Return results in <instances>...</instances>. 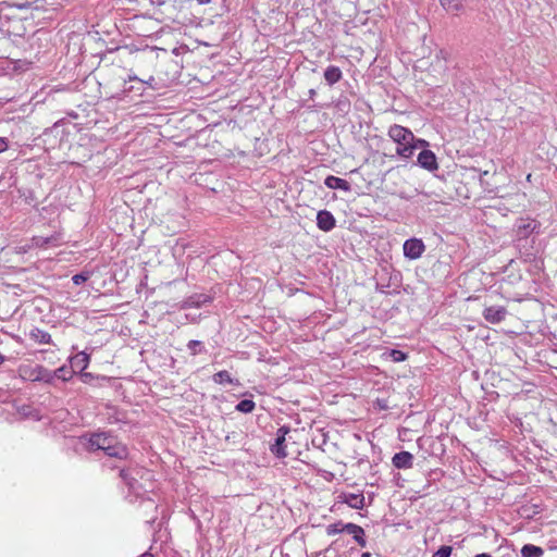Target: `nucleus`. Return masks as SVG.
<instances>
[{"mask_svg": "<svg viewBox=\"0 0 557 557\" xmlns=\"http://www.w3.org/2000/svg\"><path fill=\"white\" fill-rule=\"evenodd\" d=\"M119 476L122 481L124 498L131 503H139L146 506L147 510L156 512L158 505L149 496L154 488L153 472L145 467L132 465L120 468Z\"/></svg>", "mask_w": 557, "mask_h": 557, "instance_id": "f257e3e1", "label": "nucleus"}, {"mask_svg": "<svg viewBox=\"0 0 557 557\" xmlns=\"http://www.w3.org/2000/svg\"><path fill=\"white\" fill-rule=\"evenodd\" d=\"M387 135L397 145L396 154L406 160L410 159L416 150L429 147L425 139L417 138L409 128L398 124L391 125Z\"/></svg>", "mask_w": 557, "mask_h": 557, "instance_id": "f03ea898", "label": "nucleus"}, {"mask_svg": "<svg viewBox=\"0 0 557 557\" xmlns=\"http://www.w3.org/2000/svg\"><path fill=\"white\" fill-rule=\"evenodd\" d=\"M537 226V222L530 219H520L515 224V245L520 253L528 258L535 256V237L532 235Z\"/></svg>", "mask_w": 557, "mask_h": 557, "instance_id": "7ed1b4c3", "label": "nucleus"}, {"mask_svg": "<svg viewBox=\"0 0 557 557\" xmlns=\"http://www.w3.org/2000/svg\"><path fill=\"white\" fill-rule=\"evenodd\" d=\"M70 121L66 119H61L57 121L51 127L45 129L41 135V140L46 146V149H60L63 144L69 141V136L71 134L70 131Z\"/></svg>", "mask_w": 557, "mask_h": 557, "instance_id": "20e7f679", "label": "nucleus"}, {"mask_svg": "<svg viewBox=\"0 0 557 557\" xmlns=\"http://www.w3.org/2000/svg\"><path fill=\"white\" fill-rule=\"evenodd\" d=\"M18 374L23 380L41 382L49 385L51 384L50 370L41 364H36L34 367L21 366L18 368Z\"/></svg>", "mask_w": 557, "mask_h": 557, "instance_id": "39448f33", "label": "nucleus"}, {"mask_svg": "<svg viewBox=\"0 0 557 557\" xmlns=\"http://www.w3.org/2000/svg\"><path fill=\"white\" fill-rule=\"evenodd\" d=\"M289 431L290 428L287 425L280 426L276 431L274 443L270 445L271 453L277 458H285L287 456L285 442Z\"/></svg>", "mask_w": 557, "mask_h": 557, "instance_id": "423d86ee", "label": "nucleus"}, {"mask_svg": "<svg viewBox=\"0 0 557 557\" xmlns=\"http://www.w3.org/2000/svg\"><path fill=\"white\" fill-rule=\"evenodd\" d=\"M403 251L407 259L417 260L425 251V245L421 238L411 237L405 240Z\"/></svg>", "mask_w": 557, "mask_h": 557, "instance_id": "0eeeda50", "label": "nucleus"}, {"mask_svg": "<svg viewBox=\"0 0 557 557\" xmlns=\"http://www.w3.org/2000/svg\"><path fill=\"white\" fill-rule=\"evenodd\" d=\"M401 273L397 270H392L387 284L376 283V289L382 294H399L401 286Z\"/></svg>", "mask_w": 557, "mask_h": 557, "instance_id": "6e6552de", "label": "nucleus"}, {"mask_svg": "<svg viewBox=\"0 0 557 557\" xmlns=\"http://www.w3.org/2000/svg\"><path fill=\"white\" fill-rule=\"evenodd\" d=\"M422 150L419 152L417 158V164L429 171V172H435L438 170V163L436 154L428 149V147L421 148Z\"/></svg>", "mask_w": 557, "mask_h": 557, "instance_id": "1a4fd4ad", "label": "nucleus"}, {"mask_svg": "<svg viewBox=\"0 0 557 557\" xmlns=\"http://www.w3.org/2000/svg\"><path fill=\"white\" fill-rule=\"evenodd\" d=\"M337 503L346 504L352 509H362L366 505L364 495L360 493L342 492L337 496Z\"/></svg>", "mask_w": 557, "mask_h": 557, "instance_id": "9d476101", "label": "nucleus"}, {"mask_svg": "<svg viewBox=\"0 0 557 557\" xmlns=\"http://www.w3.org/2000/svg\"><path fill=\"white\" fill-rule=\"evenodd\" d=\"M116 438L108 433H94L88 438L90 450H104Z\"/></svg>", "mask_w": 557, "mask_h": 557, "instance_id": "9b49d317", "label": "nucleus"}, {"mask_svg": "<svg viewBox=\"0 0 557 557\" xmlns=\"http://www.w3.org/2000/svg\"><path fill=\"white\" fill-rule=\"evenodd\" d=\"M213 301V297L207 294H193L186 298H184L181 302V309H189V308H201L207 304H211Z\"/></svg>", "mask_w": 557, "mask_h": 557, "instance_id": "f8f14e48", "label": "nucleus"}, {"mask_svg": "<svg viewBox=\"0 0 557 557\" xmlns=\"http://www.w3.org/2000/svg\"><path fill=\"white\" fill-rule=\"evenodd\" d=\"M23 28V25L18 21H10L0 18V39L2 38H11L21 37L20 29Z\"/></svg>", "mask_w": 557, "mask_h": 557, "instance_id": "ddd939ff", "label": "nucleus"}, {"mask_svg": "<svg viewBox=\"0 0 557 557\" xmlns=\"http://www.w3.org/2000/svg\"><path fill=\"white\" fill-rule=\"evenodd\" d=\"M483 318L491 324H498L505 320L507 310L504 306H490L483 310Z\"/></svg>", "mask_w": 557, "mask_h": 557, "instance_id": "4468645a", "label": "nucleus"}, {"mask_svg": "<svg viewBox=\"0 0 557 557\" xmlns=\"http://www.w3.org/2000/svg\"><path fill=\"white\" fill-rule=\"evenodd\" d=\"M336 225L333 213L329 210H320L317 213V226L323 232L332 231Z\"/></svg>", "mask_w": 557, "mask_h": 557, "instance_id": "2eb2a0df", "label": "nucleus"}, {"mask_svg": "<svg viewBox=\"0 0 557 557\" xmlns=\"http://www.w3.org/2000/svg\"><path fill=\"white\" fill-rule=\"evenodd\" d=\"M392 463L396 469H410L413 466V455L409 451L401 450L393 456Z\"/></svg>", "mask_w": 557, "mask_h": 557, "instance_id": "dca6fc26", "label": "nucleus"}, {"mask_svg": "<svg viewBox=\"0 0 557 557\" xmlns=\"http://www.w3.org/2000/svg\"><path fill=\"white\" fill-rule=\"evenodd\" d=\"M103 453L109 457H114L120 460H124L128 457V448L117 440L107 446Z\"/></svg>", "mask_w": 557, "mask_h": 557, "instance_id": "f3484780", "label": "nucleus"}, {"mask_svg": "<svg viewBox=\"0 0 557 557\" xmlns=\"http://www.w3.org/2000/svg\"><path fill=\"white\" fill-rule=\"evenodd\" d=\"M72 370H78L81 373L89 366L90 355L85 351H79L75 356L69 358Z\"/></svg>", "mask_w": 557, "mask_h": 557, "instance_id": "a211bd4d", "label": "nucleus"}, {"mask_svg": "<svg viewBox=\"0 0 557 557\" xmlns=\"http://www.w3.org/2000/svg\"><path fill=\"white\" fill-rule=\"evenodd\" d=\"M345 529H346V533L348 534H351L352 535V539L357 542V544L361 547H366L368 542H367V537H366V533H364V530L356 524V523H352V522H347L345 524Z\"/></svg>", "mask_w": 557, "mask_h": 557, "instance_id": "6ab92c4d", "label": "nucleus"}, {"mask_svg": "<svg viewBox=\"0 0 557 557\" xmlns=\"http://www.w3.org/2000/svg\"><path fill=\"white\" fill-rule=\"evenodd\" d=\"M441 7L445 10L446 13L451 15H459L465 11V2L466 0H438Z\"/></svg>", "mask_w": 557, "mask_h": 557, "instance_id": "aec40b11", "label": "nucleus"}, {"mask_svg": "<svg viewBox=\"0 0 557 557\" xmlns=\"http://www.w3.org/2000/svg\"><path fill=\"white\" fill-rule=\"evenodd\" d=\"M324 185L330 189H338L346 193L351 190V186L348 181L334 175L326 176Z\"/></svg>", "mask_w": 557, "mask_h": 557, "instance_id": "412c9836", "label": "nucleus"}, {"mask_svg": "<svg viewBox=\"0 0 557 557\" xmlns=\"http://www.w3.org/2000/svg\"><path fill=\"white\" fill-rule=\"evenodd\" d=\"M50 374H51V384L50 385H54L55 380H59L62 382L70 381L73 377L74 371L72 370L71 367L63 364L53 371L50 370Z\"/></svg>", "mask_w": 557, "mask_h": 557, "instance_id": "4be33fe9", "label": "nucleus"}, {"mask_svg": "<svg viewBox=\"0 0 557 557\" xmlns=\"http://www.w3.org/2000/svg\"><path fill=\"white\" fill-rule=\"evenodd\" d=\"M28 337H29V339H32L36 344H40V345H42V344L54 345L53 342H52L51 335L47 331L41 330V329L36 327V326L30 329V331L28 333Z\"/></svg>", "mask_w": 557, "mask_h": 557, "instance_id": "5701e85b", "label": "nucleus"}, {"mask_svg": "<svg viewBox=\"0 0 557 557\" xmlns=\"http://www.w3.org/2000/svg\"><path fill=\"white\" fill-rule=\"evenodd\" d=\"M324 79L329 86H333L343 78L342 70L336 65H329L323 73Z\"/></svg>", "mask_w": 557, "mask_h": 557, "instance_id": "b1692460", "label": "nucleus"}, {"mask_svg": "<svg viewBox=\"0 0 557 557\" xmlns=\"http://www.w3.org/2000/svg\"><path fill=\"white\" fill-rule=\"evenodd\" d=\"M81 380L85 384L98 387V386H102L103 382L110 381V377H108L106 375H96L90 372H82Z\"/></svg>", "mask_w": 557, "mask_h": 557, "instance_id": "393cba45", "label": "nucleus"}, {"mask_svg": "<svg viewBox=\"0 0 557 557\" xmlns=\"http://www.w3.org/2000/svg\"><path fill=\"white\" fill-rule=\"evenodd\" d=\"M212 381L215 384H220V385L230 384V385L238 386L240 384L239 381L237 379L232 377L231 374L228 373V371H226V370H221V371L214 373L212 376Z\"/></svg>", "mask_w": 557, "mask_h": 557, "instance_id": "a878e982", "label": "nucleus"}, {"mask_svg": "<svg viewBox=\"0 0 557 557\" xmlns=\"http://www.w3.org/2000/svg\"><path fill=\"white\" fill-rule=\"evenodd\" d=\"M520 553L521 557H542L544 550L542 547L534 544H525L522 546Z\"/></svg>", "mask_w": 557, "mask_h": 557, "instance_id": "bb28decb", "label": "nucleus"}, {"mask_svg": "<svg viewBox=\"0 0 557 557\" xmlns=\"http://www.w3.org/2000/svg\"><path fill=\"white\" fill-rule=\"evenodd\" d=\"M187 349L189 350L190 356L207 354V348L205 344L197 339H190L187 343Z\"/></svg>", "mask_w": 557, "mask_h": 557, "instance_id": "cd10ccee", "label": "nucleus"}, {"mask_svg": "<svg viewBox=\"0 0 557 557\" xmlns=\"http://www.w3.org/2000/svg\"><path fill=\"white\" fill-rule=\"evenodd\" d=\"M255 408L256 404L252 399H243L235 406V409L243 413H250Z\"/></svg>", "mask_w": 557, "mask_h": 557, "instance_id": "c85d7f7f", "label": "nucleus"}, {"mask_svg": "<svg viewBox=\"0 0 557 557\" xmlns=\"http://www.w3.org/2000/svg\"><path fill=\"white\" fill-rule=\"evenodd\" d=\"M345 524L346 523H344L343 521H337L335 523L329 524L326 527V534L332 536L345 532Z\"/></svg>", "mask_w": 557, "mask_h": 557, "instance_id": "c756f323", "label": "nucleus"}, {"mask_svg": "<svg viewBox=\"0 0 557 557\" xmlns=\"http://www.w3.org/2000/svg\"><path fill=\"white\" fill-rule=\"evenodd\" d=\"M90 275H91V272L82 271L72 276V282L76 286L82 285L83 283L87 282L90 278Z\"/></svg>", "mask_w": 557, "mask_h": 557, "instance_id": "7c9ffc66", "label": "nucleus"}, {"mask_svg": "<svg viewBox=\"0 0 557 557\" xmlns=\"http://www.w3.org/2000/svg\"><path fill=\"white\" fill-rule=\"evenodd\" d=\"M389 357L395 362H403L408 358V355L399 349H391Z\"/></svg>", "mask_w": 557, "mask_h": 557, "instance_id": "2f4dec72", "label": "nucleus"}, {"mask_svg": "<svg viewBox=\"0 0 557 557\" xmlns=\"http://www.w3.org/2000/svg\"><path fill=\"white\" fill-rule=\"evenodd\" d=\"M47 34L42 30L35 32L29 38V46L33 48L35 45H39L42 41V37Z\"/></svg>", "mask_w": 557, "mask_h": 557, "instance_id": "473e14b6", "label": "nucleus"}, {"mask_svg": "<svg viewBox=\"0 0 557 557\" xmlns=\"http://www.w3.org/2000/svg\"><path fill=\"white\" fill-rule=\"evenodd\" d=\"M453 552L451 546L442 545L434 554L433 557H450Z\"/></svg>", "mask_w": 557, "mask_h": 557, "instance_id": "72a5a7b5", "label": "nucleus"}, {"mask_svg": "<svg viewBox=\"0 0 557 557\" xmlns=\"http://www.w3.org/2000/svg\"><path fill=\"white\" fill-rule=\"evenodd\" d=\"M135 81L138 82L141 86L149 85L150 87H152V83L154 82V77L150 76L148 81H144V79L138 78L135 75H129L128 76V82H135Z\"/></svg>", "mask_w": 557, "mask_h": 557, "instance_id": "f704fd0d", "label": "nucleus"}, {"mask_svg": "<svg viewBox=\"0 0 557 557\" xmlns=\"http://www.w3.org/2000/svg\"><path fill=\"white\" fill-rule=\"evenodd\" d=\"M33 409L30 406H22L20 409V413L24 417H32Z\"/></svg>", "mask_w": 557, "mask_h": 557, "instance_id": "c9c22d12", "label": "nucleus"}, {"mask_svg": "<svg viewBox=\"0 0 557 557\" xmlns=\"http://www.w3.org/2000/svg\"><path fill=\"white\" fill-rule=\"evenodd\" d=\"M9 148V139L7 137H0V153Z\"/></svg>", "mask_w": 557, "mask_h": 557, "instance_id": "e433bc0d", "label": "nucleus"}, {"mask_svg": "<svg viewBox=\"0 0 557 557\" xmlns=\"http://www.w3.org/2000/svg\"><path fill=\"white\" fill-rule=\"evenodd\" d=\"M376 405L380 409L386 410L388 408L386 400L376 399Z\"/></svg>", "mask_w": 557, "mask_h": 557, "instance_id": "4c0bfd02", "label": "nucleus"}, {"mask_svg": "<svg viewBox=\"0 0 557 557\" xmlns=\"http://www.w3.org/2000/svg\"><path fill=\"white\" fill-rule=\"evenodd\" d=\"M196 1L198 2V4H201V5L208 4L211 2V0H196Z\"/></svg>", "mask_w": 557, "mask_h": 557, "instance_id": "58836bf2", "label": "nucleus"}, {"mask_svg": "<svg viewBox=\"0 0 557 557\" xmlns=\"http://www.w3.org/2000/svg\"><path fill=\"white\" fill-rule=\"evenodd\" d=\"M317 95V91L314 89L309 90V97L313 99V97Z\"/></svg>", "mask_w": 557, "mask_h": 557, "instance_id": "ea45409f", "label": "nucleus"}, {"mask_svg": "<svg viewBox=\"0 0 557 557\" xmlns=\"http://www.w3.org/2000/svg\"><path fill=\"white\" fill-rule=\"evenodd\" d=\"M475 557H492V556L487 553H481V554H476Z\"/></svg>", "mask_w": 557, "mask_h": 557, "instance_id": "a19ab883", "label": "nucleus"}, {"mask_svg": "<svg viewBox=\"0 0 557 557\" xmlns=\"http://www.w3.org/2000/svg\"><path fill=\"white\" fill-rule=\"evenodd\" d=\"M4 361H5V356H3V355L0 352V364H2Z\"/></svg>", "mask_w": 557, "mask_h": 557, "instance_id": "79ce46f5", "label": "nucleus"}, {"mask_svg": "<svg viewBox=\"0 0 557 557\" xmlns=\"http://www.w3.org/2000/svg\"><path fill=\"white\" fill-rule=\"evenodd\" d=\"M360 557H371V554L369 552H364L361 554Z\"/></svg>", "mask_w": 557, "mask_h": 557, "instance_id": "37998d69", "label": "nucleus"}, {"mask_svg": "<svg viewBox=\"0 0 557 557\" xmlns=\"http://www.w3.org/2000/svg\"><path fill=\"white\" fill-rule=\"evenodd\" d=\"M156 518H157V516H156V515H151V516H150V518H149V520H148V522H152V521H154V520H156Z\"/></svg>", "mask_w": 557, "mask_h": 557, "instance_id": "c03bdc74", "label": "nucleus"}, {"mask_svg": "<svg viewBox=\"0 0 557 557\" xmlns=\"http://www.w3.org/2000/svg\"><path fill=\"white\" fill-rule=\"evenodd\" d=\"M133 89V86L126 87L124 86V91H131Z\"/></svg>", "mask_w": 557, "mask_h": 557, "instance_id": "a18cd8bd", "label": "nucleus"}, {"mask_svg": "<svg viewBox=\"0 0 557 557\" xmlns=\"http://www.w3.org/2000/svg\"><path fill=\"white\" fill-rule=\"evenodd\" d=\"M140 90H144V87L143 88H139ZM139 95H143V91H139Z\"/></svg>", "mask_w": 557, "mask_h": 557, "instance_id": "49530a36", "label": "nucleus"}]
</instances>
